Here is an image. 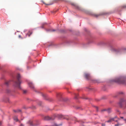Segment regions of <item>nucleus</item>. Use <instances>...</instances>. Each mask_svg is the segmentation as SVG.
<instances>
[{"instance_id": "1", "label": "nucleus", "mask_w": 126, "mask_h": 126, "mask_svg": "<svg viewBox=\"0 0 126 126\" xmlns=\"http://www.w3.org/2000/svg\"><path fill=\"white\" fill-rule=\"evenodd\" d=\"M111 82H114L118 84L126 85V77L123 76L117 77L111 80Z\"/></svg>"}, {"instance_id": "2", "label": "nucleus", "mask_w": 126, "mask_h": 126, "mask_svg": "<svg viewBox=\"0 0 126 126\" xmlns=\"http://www.w3.org/2000/svg\"><path fill=\"white\" fill-rule=\"evenodd\" d=\"M110 47L111 50L116 53L122 54L126 53V48L116 49L112 46H111Z\"/></svg>"}, {"instance_id": "3", "label": "nucleus", "mask_w": 126, "mask_h": 126, "mask_svg": "<svg viewBox=\"0 0 126 126\" xmlns=\"http://www.w3.org/2000/svg\"><path fill=\"white\" fill-rule=\"evenodd\" d=\"M20 76L19 74H18L17 76V80L14 82V86L15 87L19 89H21L20 84L21 82L20 80Z\"/></svg>"}, {"instance_id": "4", "label": "nucleus", "mask_w": 126, "mask_h": 126, "mask_svg": "<svg viewBox=\"0 0 126 126\" xmlns=\"http://www.w3.org/2000/svg\"><path fill=\"white\" fill-rule=\"evenodd\" d=\"M119 106L121 108H125L126 107V99H121L118 103Z\"/></svg>"}, {"instance_id": "5", "label": "nucleus", "mask_w": 126, "mask_h": 126, "mask_svg": "<svg viewBox=\"0 0 126 126\" xmlns=\"http://www.w3.org/2000/svg\"><path fill=\"white\" fill-rule=\"evenodd\" d=\"M59 118H63V119H65L67 120H68L69 119L68 118H66L65 116L63 115L62 114H60L59 115Z\"/></svg>"}, {"instance_id": "6", "label": "nucleus", "mask_w": 126, "mask_h": 126, "mask_svg": "<svg viewBox=\"0 0 126 126\" xmlns=\"http://www.w3.org/2000/svg\"><path fill=\"white\" fill-rule=\"evenodd\" d=\"M44 120H53V119H52L51 118L49 117L48 116H47L45 117L44 118Z\"/></svg>"}, {"instance_id": "7", "label": "nucleus", "mask_w": 126, "mask_h": 126, "mask_svg": "<svg viewBox=\"0 0 126 126\" xmlns=\"http://www.w3.org/2000/svg\"><path fill=\"white\" fill-rule=\"evenodd\" d=\"M28 85L30 87L31 89H33L34 88V86L32 82H29Z\"/></svg>"}, {"instance_id": "8", "label": "nucleus", "mask_w": 126, "mask_h": 126, "mask_svg": "<svg viewBox=\"0 0 126 126\" xmlns=\"http://www.w3.org/2000/svg\"><path fill=\"white\" fill-rule=\"evenodd\" d=\"M106 110L107 111V112L109 113H110L111 111V109L110 108H108L107 110L105 109V110H102V111H106Z\"/></svg>"}, {"instance_id": "9", "label": "nucleus", "mask_w": 126, "mask_h": 126, "mask_svg": "<svg viewBox=\"0 0 126 126\" xmlns=\"http://www.w3.org/2000/svg\"><path fill=\"white\" fill-rule=\"evenodd\" d=\"M46 30V31L47 32H54L56 31V30H51V29H49L48 30L47 29H45Z\"/></svg>"}, {"instance_id": "10", "label": "nucleus", "mask_w": 126, "mask_h": 126, "mask_svg": "<svg viewBox=\"0 0 126 126\" xmlns=\"http://www.w3.org/2000/svg\"><path fill=\"white\" fill-rule=\"evenodd\" d=\"M14 120L16 121H19L17 116H15L13 117Z\"/></svg>"}, {"instance_id": "11", "label": "nucleus", "mask_w": 126, "mask_h": 126, "mask_svg": "<svg viewBox=\"0 0 126 126\" xmlns=\"http://www.w3.org/2000/svg\"><path fill=\"white\" fill-rule=\"evenodd\" d=\"M90 76V74H89L86 73L85 74V77L86 78L88 79Z\"/></svg>"}, {"instance_id": "12", "label": "nucleus", "mask_w": 126, "mask_h": 126, "mask_svg": "<svg viewBox=\"0 0 126 126\" xmlns=\"http://www.w3.org/2000/svg\"><path fill=\"white\" fill-rule=\"evenodd\" d=\"M94 83H99L100 82V81L98 80H94Z\"/></svg>"}, {"instance_id": "13", "label": "nucleus", "mask_w": 126, "mask_h": 126, "mask_svg": "<svg viewBox=\"0 0 126 126\" xmlns=\"http://www.w3.org/2000/svg\"><path fill=\"white\" fill-rule=\"evenodd\" d=\"M14 111L16 112H19L21 111V110L20 109H17L16 110H14Z\"/></svg>"}, {"instance_id": "14", "label": "nucleus", "mask_w": 126, "mask_h": 126, "mask_svg": "<svg viewBox=\"0 0 126 126\" xmlns=\"http://www.w3.org/2000/svg\"><path fill=\"white\" fill-rule=\"evenodd\" d=\"M32 32H29L28 33H27V34L26 35V36H27L28 35L29 36V37L30 36V35H31L32 34Z\"/></svg>"}, {"instance_id": "15", "label": "nucleus", "mask_w": 126, "mask_h": 126, "mask_svg": "<svg viewBox=\"0 0 126 126\" xmlns=\"http://www.w3.org/2000/svg\"><path fill=\"white\" fill-rule=\"evenodd\" d=\"M10 82V81H6L5 82V84L7 86L9 84Z\"/></svg>"}, {"instance_id": "16", "label": "nucleus", "mask_w": 126, "mask_h": 126, "mask_svg": "<svg viewBox=\"0 0 126 126\" xmlns=\"http://www.w3.org/2000/svg\"><path fill=\"white\" fill-rule=\"evenodd\" d=\"M6 93H9L11 92V91L9 89H7L6 90Z\"/></svg>"}, {"instance_id": "17", "label": "nucleus", "mask_w": 126, "mask_h": 126, "mask_svg": "<svg viewBox=\"0 0 126 126\" xmlns=\"http://www.w3.org/2000/svg\"><path fill=\"white\" fill-rule=\"evenodd\" d=\"M119 94H124V93L123 92L121 91L119 92Z\"/></svg>"}, {"instance_id": "18", "label": "nucleus", "mask_w": 126, "mask_h": 126, "mask_svg": "<svg viewBox=\"0 0 126 126\" xmlns=\"http://www.w3.org/2000/svg\"><path fill=\"white\" fill-rule=\"evenodd\" d=\"M75 99H77L78 98L77 96H78V94H75Z\"/></svg>"}, {"instance_id": "19", "label": "nucleus", "mask_w": 126, "mask_h": 126, "mask_svg": "<svg viewBox=\"0 0 126 126\" xmlns=\"http://www.w3.org/2000/svg\"><path fill=\"white\" fill-rule=\"evenodd\" d=\"M121 125V124H119L118 123L117 124L115 125V126H119V125Z\"/></svg>"}, {"instance_id": "20", "label": "nucleus", "mask_w": 126, "mask_h": 126, "mask_svg": "<svg viewBox=\"0 0 126 126\" xmlns=\"http://www.w3.org/2000/svg\"><path fill=\"white\" fill-rule=\"evenodd\" d=\"M110 119L111 121H114V118H110Z\"/></svg>"}, {"instance_id": "21", "label": "nucleus", "mask_w": 126, "mask_h": 126, "mask_svg": "<svg viewBox=\"0 0 126 126\" xmlns=\"http://www.w3.org/2000/svg\"><path fill=\"white\" fill-rule=\"evenodd\" d=\"M46 24V23H43L42 24V26H43V25H45V24ZM41 28H44V27L43 26H42L41 27Z\"/></svg>"}, {"instance_id": "22", "label": "nucleus", "mask_w": 126, "mask_h": 126, "mask_svg": "<svg viewBox=\"0 0 126 126\" xmlns=\"http://www.w3.org/2000/svg\"><path fill=\"white\" fill-rule=\"evenodd\" d=\"M111 120H110V119L109 120L107 121H106V122H108V123H109V122H111Z\"/></svg>"}, {"instance_id": "23", "label": "nucleus", "mask_w": 126, "mask_h": 126, "mask_svg": "<svg viewBox=\"0 0 126 126\" xmlns=\"http://www.w3.org/2000/svg\"><path fill=\"white\" fill-rule=\"evenodd\" d=\"M52 126H58V125H57V124L55 123L54 125Z\"/></svg>"}, {"instance_id": "24", "label": "nucleus", "mask_w": 126, "mask_h": 126, "mask_svg": "<svg viewBox=\"0 0 126 126\" xmlns=\"http://www.w3.org/2000/svg\"><path fill=\"white\" fill-rule=\"evenodd\" d=\"M23 93L24 94L26 93L27 92V91L25 90H24L23 91Z\"/></svg>"}, {"instance_id": "25", "label": "nucleus", "mask_w": 126, "mask_h": 126, "mask_svg": "<svg viewBox=\"0 0 126 126\" xmlns=\"http://www.w3.org/2000/svg\"><path fill=\"white\" fill-rule=\"evenodd\" d=\"M95 108L96 109L97 111H98V107H96V106H95Z\"/></svg>"}, {"instance_id": "26", "label": "nucleus", "mask_w": 126, "mask_h": 126, "mask_svg": "<svg viewBox=\"0 0 126 126\" xmlns=\"http://www.w3.org/2000/svg\"><path fill=\"white\" fill-rule=\"evenodd\" d=\"M42 96L44 97H45V95L44 94H42Z\"/></svg>"}, {"instance_id": "27", "label": "nucleus", "mask_w": 126, "mask_h": 126, "mask_svg": "<svg viewBox=\"0 0 126 126\" xmlns=\"http://www.w3.org/2000/svg\"><path fill=\"white\" fill-rule=\"evenodd\" d=\"M105 124H102V126H105Z\"/></svg>"}, {"instance_id": "28", "label": "nucleus", "mask_w": 126, "mask_h": 126, "mask_svg": "<svg viewBox=\"0 0 126 126\" xmlns=\"http://www.w3.org/2000/svg\"><path fill=\"white\" fill-rule=\"evenodd\" d=\"M124 120L126 123V119H124Z\"/></svg>"}, {"instance_id": "29", "label": "nucleus", "mask_w": 126, "mask_h": 126, "mask_svg": "<svg viewBox=\"0 0 126 126\" xmlns=\"http://www.w3.org/2000/svg\"><path fill=\"white\" fill-rule=\"evenodd\" d=\"M20 126H24V125L22 124H21Z\"/></svg>"}, {"instance_id": "30", "label": "nucleus", "mask_w": 126, "mask_h": 126, "mask_svg": "<svg viewBox=\"0 0 126 126\" xmlns=\"http://www.w3.org/2000/svg\"><path fill=\"white\" fill-rule=\"evenodd\" d=\"M95 16H96V17H97L98 16V15H95Z\"/></svg>"}, {"instance_id": "31", "label": "nucleus", "mask_w": 126, "mask_h": 126, "mask_svg": "<svg viewBox=\"0 0 126 126\" xmlns=\"http://www.w3.org/2000/svg\"><path fill=\"white\" fill-rule=\"evenodd\" d=\"M18 37L19 38H20L21 37V36L20 35H19Z\"/></svg>"}, {"instance_id": "32", "label": "nucleus", "mask_w": 126, "mask_h": 126, "mask_svg": "<svg viewBox=\"0 0 126 126\" xmlns=\"http://www.w3.org/2000/svg\"><path fill=\"white\" fill-rule=\"evenodd\" d=\"M120 118L122 119H123L124 117H121Z\"/></svg>"}, {"instance_id": "33", "label": "nucleus", "mask_w": 126, "mask_h": 126, "mask_svg": "<svg viewBox=\"0 0 126 126\" xmlns=\"http://www.w3.org/2000/svg\"><path fill=\"white\" fill-rule=\"evenodd\" d=\"M117 118V116H115V117H114V119L115 118Z\"/></svg>"}, {"instance_id": "34", "label": "nucleus", "mask_w": 126, "mask_h": 126, "mask_svg": "<svg viewBox=\"0 0 126 126\" xmlns=\"http://www.w3.org/2000/svg\"><path fill=\"white\" fill-rule=\"evenodd\" d=\"M47 5H51V4H47Z\"/></svg>"}, {"instance_id": "35", "label": "nucleus", "mask_w": 126, "mask_h": 126, "mask_svg": "<svg viewBox=\"0 0 126 126\" xmlns=\"http://www.w3.org/2000/svg\"><path fill=\"white\" fill-rule=\"evenodd\" d=\"M115 121L116 122H117V120H115Z\"/></svg>"}, {"instance_id": "36", "label": "nucleus", "mask_w": 126, "mask_h": 126, "mask_svg": "<svg viewBox=\"0 0 126 126\" xmlns=\"http://www.w3.org/2000/svg\"><path fill=\"white\" fill-rule=\"evenodd\" d=\"M72 5H74V4H72Z\"/></svg>"}, {"instance_id": "37", "label": "nucleus", "mask_w": 126, "mask_h": 126, "mask_svg": "<svg viewBox=\"0 0 126 126\" xmlns=\"http://www.w3.org/2000/svg\"><path fill=\"white\" fill-rule=\"evenodd\" d=\"M1 69V68L0 67V69Z\"/></svg>"}, {"instance_id": "38", "label": "nucleus", "mask_w": 126, "mask_h": 126, "mask_svg": "<svg viewBox=\"0 0 126 126\" xmlns=\"http://www.w3.org/2000/svg\"><path fill=\"white\" fill-rule=\"evenodd\" d=\"M126 7V6H125V7Z\"/></svg>"}, {"instance_id": "39", "label": "nucleus", "mask_w": 126, "mask_h": 126, "mask_svg": "<svg viewBox=\"0 0 126 126\" xmlns=\"http://www.w3.org/2000/svg\"><path fill=\"white\" fill-rule=\"evenodd\" d=\"M119 119V120H120V119Z\"/></svg>"}]
</instances>
